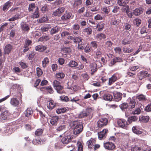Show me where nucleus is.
I'll use <instances>...</instances> for the list:
<instances>
[{"label":"nucleus","mask_w":151,"mask_h":151,"mask_svg":"<svg viewBox=\"0 0 151 151\" xmlns=\"http://www.w3.org/2000/svg\"><path fill=\"white\" fill-rule=\"evenodd\" d=\"M73 128V133L76 135L79 134L83 131V127L82 122L79 121L71 122L70 123Z\"/></svg>","instance_id":"1"},{"label":"nucleus","mask_w":151,"mask_h":151,"mask_svg":"<svg viewBox=\"0 0 151 151\" xmlns=\"http://www.w3.org/2000/svg\"><path fill=\"white\" fill-rule=\"evenodd\" d=\"M53 85L55 89L58 93L62 94L65 93L63 86L60 85V82L56 80H54Z\"/></svg>","instance_id":"2"},{"label":"nucleus","mask_w":151,"mask_h":151,"mask_svg":"<svg viewBox=\"0 0 151 151\" xmlns=\"http://www.w3.org/2000/svg\"><path fill=\"white\" fill-rule=\"evenodd\" d=\"M93 3V1L91 0H86L85 2L86 7L88 9L90 10L92 12L97 11L96 7H93L91 6ZM94 7V6H93Z\"/></svg>","instance_id":"3"},{"label":"nucleus","mask_w":151,"mask_h":151,"mask_svg":"<svg viewBox=\"0 0 151 151\" xmlns=\"http://www.w3.org/2000/svg\"><path fill=\"white\" fill-rule=\"evenodd\" d=\"M65 10V8L64 7H59L53 12L52 15L53 16L59 17L64 12Z\"/></svg>","instance_id":"4"},{"label":"nucleus","mask_w":151,"mask_h":151,"mask_svg":"<svg viewBox=\"0 0 151 151\" xmlns=\"http://www.w3.org/2000/svg\"><path fill=\"white\" fill-rule=\"evenodd\" d=\"M104 148L109 150H113L116 148V146L114 143L112 142H107L104 143Z\"/></svg>","instance_id":"5"},{"label":"nucleus","mask_w":151,"mask_h":151,"mask_svg":"<svg viewBox=\"0 0 151 151\" xmlns=\"http://www.w3.org/2000/svg\"><path fill=\"white\" fill-rule=\"evenodd\" d=\"M108 122L107 119L105 118L100 119L97 122V126L99 128H101L106 125Z\"/></svg>","instance_id":"6"},{"label":"nucleus","mask_w":151,"mask_h":151,"mask_svg":"<svg viewBox=\"0 0 151 151\" xmlns=\"http://www.w3.org/2000/svg\"><path fill=\"white\" fill-rule=\"evenodd\" d=\"M117 124L120 127L124 129H126L129 125L126 120L124 119H119L117 121Z\"/></svg>","instance_id":"7"},{"label":"nucleus","mask_w":151,"mask_h":151,"mask_svg":"<svg viewBox=\"0 0 151 151\" xmlns=\"http://www.w3.org/2000/svg\"><path fill=\"white\" fill-rule=\"evenodd\" d=\"M72 14L70 12H65V13L61 17V19L63 21H65L66 20L72 18L71 17Z\"/></svg>","instance_id":"8"},{"label":"nucleus","mask_w":151,"mask_h":151,"mask_svg":"<svg viewBox=\"0 0 151 151\" xmlns=\"http://www.w3.org/2000/svg\"><path fill=\"white\" fill-rule=\"evenodd\" d=\"M108 131V129H104L102 131L98 132V134L99 138L101 140L105 138Z\"/></svg>","instance_id":"9"},{"label":"nucleus","mask_w":151,"mask_h":151,"mask_svg":"<svg viewBox=\"0 0 151 151\" xmlns=\"http://www.w3.org/2000/svg\"><path fill=\"white\" fill-rule=\"evenodd\" d=\"M10 115V114L8 111H5L1 113L0 115V119L1 121L6 120Z\"/></svg>","instance_id":"10"},{"label":"nucleus","mask_w":151,"mask_h":151,"mask_svg":"<svg viewBox=\"0 0 151 151\" xmlns=\"http://www.w3.org/2000/svg\"><path fill=\"white\" fill-rule=\"evenodd\" d=\"M73 137L70 135H68L65 136L61 140V141L63 144H67L71 142Z\"/></svg>","instance_id":"11"},{"label":"nucleus","mask_w":151,"mask_h":151,"mask_svg":"<svg viewBox=\"0 0 151 151\" xmlns=\"http://www.w3.org/2000/svg\"><path fill=\"white\" fill-rule=\"evenodd\" d=\"M46 141V140L44 139H42L40 138H37L35 139H34L33 140V144L37 145L39 144H44Z\"/></svg>","instance_id":"12"},{"label":"nucleus","mask_w":151,"mask_h":151,"mask_svg":"<svg viewBox=\"0 0 151 151\" xmlns=\"http://www.w3.org/2000/svg\"><path fill=\"white\" fill-rule=\"evenodd\" d=\"M12 131V129L9 125L7 126L4 128V132L6 135H8L11 134Z\"/></svg>","instance_id":"13"},{"label":"nucleus","mask_w":151,"mask_h":151,"mask_svg":"<svg viewBox=\"0 0 151 151\" xmlns=\"http://www.w3.org/2000/svg\"><path fill=\"white\" fill-rule=\"evenodd\" d=\"M59 117L58 116H53L52 117L50 121V123L52 125H56L58 122Z\"/></svg>","instance_id":"14"},{"label":"nucleus","mask_w":151,"mask_h":151,"mask_svg":"<svg viewBox=\"0 0 151 151\" xmlns=\"http://www.w3.org/2000/svg\"><path fill=\"white\" fill-rule=\"evenodd\" d=\"M31 41L29 40H26L24 44L23 52H27L29 49V46L31 44Z\"/></svg>","instance_id":"15"},{"label":"nucleus","mask_w":151,"mask_h":151,"mask_svg":"<svg viewBox=\"0 0 151 151\" xmlns=\"http://www.w3.org/2000/svg\"><path fill=\"white\" fill-rule=\"evenodd\" d=\"M96 141L94 139L91 138L88 141L86 144L88 145V147L91 150H92L95 143Z\"/></svg>","instance_id":"16"},{"label":"nucleus","mask_w":151,"mask_h":151,"mask_svg":"<svg viewBox=\"0 0 151 151\" xmlns=\"http://www.w3.org/2000/svg\"><path fill=\"white\" fill-rule=\"evenodd\" d=\"M117 80L116 74H114L111 78H109L108 85L109 86L111 85L112 84L114 83Z\"/></svg>","instance_id":"17"},{"label":"nucleus","mask_w":151,"mask_h":151,"mask_svg":"<svg viewBox=\"0 0 151 151\" xmlns=\"http://www.w3.org/2000/svg\"><path fill=\"white\" fill-rule=\"evenodd\" d=\"M39 9L38 7H36L35 12L30 16V18L33 19L37 18L39 17Z\"/></svg>","instance_id":"18"},{"label":"nucleus","mask_w":151,"mask_h":151,"mask_svg":"<svg viewBox=\"0 0 151 151\" xmlns=\"http://www.w3.org/2000/svg\"><path fill=\"white\" fill-rule=\"evenodd\" d=\"M122 98V94L120 92H117L114 94V100L116 101H119Z\"/></svg>","instance_id":"19"},{"label":"nucleus","mask_w":151,"mask_h":151,"mask_svg":"<svg viewBox=\"0 0 151 151\" xmlns=\"http://www.w3.org/2000/svg\"><path fill=\"white\" fill-rule=\"evenodd\" d=\"M11 104L14 106H18L19 102V101L16 98H13L10 100Z\"/></svg>","instance_id":"20"},{"label":"nucleus","mask_w":151,"mask_h":151,"mask_svg":"<svg viewBox=\"0 0 151 151\" xmlns=\"http://www.w3.org/2000/svg\"><path fill=\"white\" fill-rule=\"evenodd\" d=\"M65 76V74L62 72L57 73L55 75L56 79L60 81L63 79Z\"/></svg>","instance_id":"21"},{"label":"nucleus","mask_w":151,"mask_h":151,"mask_svg":"<svg viewBox=\"0 0 151 151\" xmlns=\"http://www.w3.org/2000/svg\"><path fill=\"white\" fill-rule=\"evenodd\" d=\"M103 99L105 100L108 101H111L113 98L112 95L109 93H105L103 96Z\"/></svg>","instance_id":"22"},{"label":"nucleus","mask_w":151,"mask_h":151,"mask_svg":"<svg viewBox=\"0 0 151 151\" xmlns=\"http://www.w3.org/2000/svg\"><path fill=\"white\" fill-rule=\"evenodd\" d=\"M12 49V46L10 44H8L6 45L4 48V53L5 54H8Z\"/></svg>","instance_id":"23"},{"label":"nucleus","mask_w":151,"mask_h":151,"mask_svg":"<svg viewBox=\"0 0 151 151\" xmlns=\"http://www.w3.org/2000/svg\"><path fill=\"white\" fill-rule=\"evenodd\" d=\"M122 59L119 57H115L110 62V64L111 66L114 65L115 63L117 62L122 61Z\"/></svg>","instance_id":"24"},{"label":"nucleus","mask_w":151,"mask_h":151,"mask_svg":"<svg viewBox=\"0 0 151 151\" xmlns=\"http://www.w3.org/2000/svg\"><path fill=\"white\" fill-rule=\"evenodd\" d=\"M21 26L22 29L23 31H28L29 30V27L28 25L25 22L22 23Z\"/></svg>","instance_id":"25"},{"label":"nucleus","mask_w":151,"mask_h":151,"mask_svg":"<svg viewBox=\"0 0 151 151\" xmlns=\"http://www.w3.org/2000/svg\"><path fill=\"white\" fill-rule=\"evenodd\" d=\"M60 28L58 26H55L53 27L51 29L50 31V35H52L54 34H56L58 32L60 31Z\"/></svg>","instance_id":"26"},{"label":"nucleus","mask_w":151,"mask_h":151,"mask_svg":"<svg viewBox=\"0 0 151 151\" xmlns=\"http://www.w3.org/2000/svg\"><path fill=\"white\" fill-rule=\"evenodd\" d=\"M143 12V9L142 8L136 9L134 10L133 13L135 16H138L142 14Z\"/></svg>","instance_id":"27"},{"label":"nucleus","mask_w":151,"mask_h":151,"mask_svg":"<svg viewBox=\"0 0 151 151\" xmlns=\"http://www.w3.org/2000/svg\"><path fill=\"white\" fill-rule=\"evenodd\" d=\"M12 4V3L10 1H9L5 3L3 6V10L4 11H5L6 9H8V8L11 7Z\"/></svg>","instance_id":"28"},{"label":"nucleus","mask_w":151,"mask_h":151,"mask_svg":"<svg viewBox=\"0 0 151 151\" xmlns=\"http://www.w3.org/2000/svg\"><path fill=\"white\" fill-rule=\"evenodd\" d=\"M47 47L42 45H38L36 46L35 49L36 50L40 52H43L46 49Z\"/></svg>","instance_id":"29"},{"label":"nucleus","mask_w":151,"mask_h":151,"mask_svg":"<svg viewBox=\"0 0 151 151\" xmlns=\"http://www.w3.org/2000/svg\"><path fill=\"white\" fill-rule=\"evenodd\" d=\"M150 117L147 116H140L139 118V120L140 122L144 123H147L149 120Z\"/></svg>","instance_id":"30"},{"label":"nucleus","mask_w":151,"mask_h":151,"mask_svg":"<svg viewBox=\"0 0 151 151\" xmlns=\"http://www.w3.org/2000/svg\"><path fill=\"white\" fill-rule=\"evenodd\" d=\"M136 102L134 99H132L130 100L128 104V109H132L135 107V106Z\"/></svg>","instance_id":"31"},{"label":"nucleus","mask_w":151,"mask_h":151,"mask_svg":"<svg viewBox=\"0 0 151 151\" xmlns=\"http://www.w3.org/2000/svg\"><path fill=\"white\" fill-rule=\"evenodd\" d=\"M48 103L47 107L49 109L52 110L55 106V104L52 100L49 101Z\"/></svg>","instance_id":"32"},{"label":"nucleus","mask_w":151,"mask_h":151,"mask_svg":"<svg viewBox=\"0 0 151 151\" xmlns=\"http://www.w3.org/2000/svg\"><path fill=\"white\" fill-rule=\"evenodd\" d=\"M120 20L117 19L115 17L113 16L111 20V24L113 25H116L119 23Z\"/></svg>","instance_id":"33"},{"label":"nucleus","mask_w":151,"mask_h":151,"mask_svg":"<svg viewBox=\"0 0 151 151\" xmlns=\"http://www.w3.org/2000/svg\"><path fill=\"white\" fill-rule=\"evenodd\" d=\"M138 118L136 116H132L128 118V121L129 124H131L132 122H134L137 121Z\"/></svg>","instance_id":"34"},{"label":"nucleus","mask_w":151,"mask_h":151,"mask_svg":"<svg viewBox=\"0 0 151 151\" xmlns=\"http://www.w3.org/2000/svg\"><path fill=\"white\" fill-rule=\"evenodd\" d=\"M25 116L28 117H30L33 114V111L31 108H28L25 112Z\"/></svg>","instance_id":"35"},{"label":"nucleus","mask_w":151,"mask_h":151,"mask_svg":"<svg viewBox=\"0 0 151 151\" xmlns=\"http://www.w3.org/2000/svg\"><path fill=\"white\" fill-rule=\"evenodd\" d=\"M82 4V0H76L75 1L73 4L74 8L78 9L80 7Z\"/></svg>","instance_id":"36"},{"label":"nucleus","mask_w":151,"mask_h":151,"mask_svg":"<svg viewBox=\"0 0 151 151\" xmlns=\"http://www.w3.org/2000/svg\"><path fill=\"white\" fill-rule=\"evenodd\" d=\"M129 0H118L117 3L119 6H125L128 4Z\"/></svg>","instance_id":"37"},{"label":"nucleus","mask_w":151,"mask_h":151,"mask_svg":"<svg viewBox=\"0 0 151 151\" xmlns=\"http://www.w3.org/2000/svg\"><path fill=\"white\" fill-rule=\"evenodd\" d=\"M132 130L134 133L137 134H141L142 132V131H140L138 129V127L136 126L133 127L132 128Z\"/></svg>","instance_id":"38"},{"label":"nucleus","mask_w":151,"mask_h":151,"mask_svg":"<svg viewBox=\"0 0 151 151\" xmlns=\"http://www.w3.org/2000/svg\"><path fill=\"white\" fill-rule=\"evenodd\" d=\"M91 74L93 75L97 70L96 65L93 63L91 64Z\"/></svg>","instance_id":"39"},{"label":"nucleus","mask_w":151,"mask_h":151,"mask_svg":"<svg viewBox=\"0 0 151 151\" xmlns=\"http://www.w3.org/2000/svg\"><path fill=\"white\" fill-rule=\"evenodd\" d=\"M131 42V41L129 39L127 38H125L123 39L121 42V43L123 45H125L130 44Z\"/></svg>","instance_id":"40"},{"label":"nucleus","mask_w":151,"mask_h":151,"mask_svg":"<svg viewBox=\"0 0 151 151\" xmlns=\"http://www.w3.org/2000/svg\"><path fill=\"white\" fill-rule=\"evenodd\" d=\"M78 65V63L74 60H71L68 64V66L72 68H75Z\"/></svg>","instance_id":"41"},{"label":"nucleus","mask_w":151,"mask_h":151,"mask_svg":"<svg viewBox=\"0 0 151 151\" xmlns=\"http://www.w3.org/2000/svg\"><path fill=\"white\" fill-rule=\"evenodd\" d=\"M104 27V24L102 23L101 24L98 23L96 25V28L97 29V31H102Z\"/></svg>","instance_id":"42"},{"label":"nucleus","mask_w":151,"mask_h":151,"mask_svg":"<svg viewBox=\"0 0 151 151\" xmlns=\"http://www.w3.org/2000/svg\"><path fill=\"white\" fill-rule=\"evenodd\" d=\"M44 130V129H37L35 132V134L36 136H41Z\"/></svg>","instance_id":"43"},{"label":"nucleus","mask_w":151,"mask_h":151,"mask_svg":"<svg viewBox=\"0 0 151 151\" xmlns=\"http://www.w3.org/2000/svg\"><path fill=\"white\" fill-rule=\"evenodd\" d=\"M62 51L65 53H70L71 51V49L70 47H64V45H63V47L62 49Z\"/></svg>","instance_id":"44"},{"label":"nucleus","mask_w":151,"mask_h":151,"mask_svg":"<svg viewBox=\"0 0 151 151\" xmlns=\"http://www.w3.org/2000/svg\"><path fill=\"white\" fill-rule=\"evenodd\" d=\"M96 38L101 40L103 39H105L106 38V35L104 33H99L96 36Z\"/></svg>","instance_id":"45"},{"label":"nucleus","mask_w":151,"mask_h":151,"mask_svg":"<svg viewBox=\"0 0 151 151\" xmlns=\"http://www.w3.org/2000/svg\"><path fill=\"white\" fill-rule=\"evenodd\" d=\"M43 88L46 90V91L50 93H52L54 92L53 88L51 86L44 87Z\"/></svg>","instance_id":"46"},{"label":"nucleus","mask_w":151,"mask_h":151,"mask_svg":"<svg viewBox=\"0 0 151 151\" xmlns=\"http://www.w3.org/2000/svg\"><path fill=\"white\" fill-rule=\"evenodd\" d=\"M67 109L65 108H58L56 110V113L58 114L63 113L66 112Z\"/></svg>","instance_id":"47"},{"label":"nucleus","mask_w":151,"mask_h":151,"mask_svg":"<svg viewBox=\"0 0 151 151\" xmlns=\"http://www.w3.org/2000/svg\"><path fill=\"white\" fill-rule=\"evenodd\" d=\"M50 39V37L49 36H45L40 37L38 40L39 41L43 42L46 41Z\"/></svg>","instance_id":"48"},{"label":"nucleus","mask_w":151,"mask_h":151,"mask_svg":"<svg viewBox=\"0 0 151 151\" xmlns=\"http://www.w3.org/2000/svg\"><path fill=\"white\" fill-rule=\"evenodd\" d=\"M83 32L86 33L87 35H90L92 33V29L90 27H87L83 29Z\"/></svg>","instance_id":"49"},{"label":"nucleus","mask_w":151,"mask_h":151,"mask_svg":"<svg viewBox=\"0 0 151 151\" xmlns=\"http://www.w3.org/2000/svg\"><path fill=\"white\" fill-rule=\"evenodd\" d=\"M36 8L35 4L34 3H32L29 5L28 11L30 12H33V10Z\"/></svg>","instance_id":"50"},{"label":"nucleus","mask_w":151,"mask_h":151,"mask_svg":"<svg viewBox=\"0 0 151 151\" xmlns=\"http://www.w3.org/2000/svg\"><path fill=\"white\" fill-rule=\"evenodd\" d=\"M49 63V59L47 57H46L44 58L42 61V65L44 68L46 67L47 64H48Z\"/></svg>","instance_id":"51"},{"label":"nucleus","mask_w":151,"mask_h":151,"mask_svg":"<svg viewBox=\"0 0 151 151\" xmlns=\"http://www.w3.org/2000/svg\"><path fill=\"white\" fill-rule=\"evenodd\" d=\"M87 116V114L85 110H83L81 112L78 116V117L80 118H83Z\"/></svg>","instance_id":"52"},{"label":"nucleus","mask_w":151,"mask_h":151,"mask_svg":"<svg viewBox=\"0 0 151 151\" xmlns=\"http://www.w3.org/2000/svg\"><path fill=\"white\" fill-rule=\"evenodd\" d=\"M119 107L122 110H123L128 108V104L127 103H124L119 105Z\"/></svg>","instance_id":"53"},{"label":"nucleus","mask_w":151,"mask_h":151,"mask_svg":"<svg viewBox=\"0 0 151 151\" xmlns=\"http://www.w3.org/2000/svg\"><path fill=\"white\" fill-rule=\"evenodd\" d=\"M66 126L65 125H61L59 126L56 129L58 132H59L63 130H65V129Z\"/></svg>","instance_id":"54"},{"label":"nucleus","mask_w":151,"mask_h":151,"mask_svg":"<svg viewBox=\"0 0 151 151\" xmlns=\"http://www.w3.org/2000/svg\"><path fill=\"white\" fill-rule=\"evenodd\" d=\"M123 51L124 53H129L132 52L133 51V50L125 46L123 47Z\"/></svg>","instance_id":"55"},{"label":"nucleus","mask_w":151,"mask_h":151,"mask_svg":"<svg viewBox=\"0 0 151 151\" xmlns=\"http://www.w3.org/2000/svg\"><path fill=\"white\" fill-rule=\"evenodd\" d=\"M123 6L122 9V11L124 12H127L129 10V7L128 5L126 4L125 6Z\"/></svg>","instance_id":"56"},{"label":"nucleus","mask_w":151,"mask_h":151,"mask_svg":"<svg viewBox=\"0 0 151 151\" xmlns=\"http://www.w3.org/2000/svg\"><path fill=\"white\" fill-rule=\"evenodd\" d=\"M140 73L141 75L144 78L149 77L150 76V75L149 74L147 71H141Z\"/></svg>","instance_id":"57"},{"label":"nucleus","mask_w":151,"mask_h":151,"mask_svg":"<svg viewBox=\"0 0 151 151\" xmlns=\"http://www.w3.org/2000/svg\"><path fill=\"white\" fill-rule=\"evenodd\" d=\"M77 145L78 147V151H83V147L81 143L79 141L77 142Z\"/></svg>","instance_id":"58"},{"label":"nucleus","mask_w":151,"mask_h":151,"mask_svg":"<svg viewBox=\"0 0 151 151\" xmlns=\"http://www.w3.org/2000/svg\"><path fill=\"white\" fill-rule=\"evenodd\" d=\"M83 39L81 37H76L73 40V42L79 44L82 42Z\"/></svg>","instance_id":"59"},{"label":"nucleus","mask_w":151,"mask_h":151,"mask_svg":"<svg viewBox=\"0 0 151 151\" xmlns=\"http://www.w3.org/2000/svg\"><path fill=\"white\" fill-rule=\"evenodd\" d=\"M60 99L63 101H68L69 100V98L67 96H60Z\"/></svg>","instance_id":"60"},{"label":"nucleus","mask_w":151,"mask_h":151,"mask_svg":"<svg viewBox=\"0 0 151 151\" xmlns=\"http://www.w3.org/2000/svg\"><path fill=\"white\" fill-rule=\"evenodd\" d=\"M104 17L99 14H97L94 17V19L96 20H101L104 19Z\"/></svg>","instance_id":"61"},{"label":"nucleus","mask_w":151,"mask_h":151,"mask_svg":"<svg viewBox=\"0 0 151 151\" xmlns=\"http://www.w3.org/2000/svg\"><path fill=\"white\" fill-rule=\"evenodd\" d=\"M50 28V26H44L41 28V30L42 32H46Z\"/></svg>","instance_id":"62"},{"label":"nucleus","mask_w":151,"mask_h":151,"mask_svg":"<svg viewBox=\"0 0 151 151\" xmlns=\"http://www.w3.org/2000/svg\"><path fill=\"white\" fill-rule=\"evenodd\" d=\"M80 28V26L78 24H74L72 26V29L73 30L78 31Z\"/></svg>","instance_id":"63"},{"label":"nucleus","mask_w":151,"mask_h":151,"mask_svg":"<svg viewBox=\"0 0 151 151\" xmlns=\"http://www.w3.org/2000/svg\"><path fill=\"white\" fill-rule=\"evenodd\" d=\"M141 111L139 108H137L135 110L132 111V113L133 114H139L140 113Z\"/></svg>","instance_id":"64"}]
</instances>
